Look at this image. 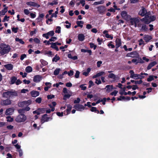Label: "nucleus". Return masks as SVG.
<instances>
[{
	"instance_id": "f257e3e1",
	"label": "nucleus",
	"mask_w": 158,
	"mask_h": 158,
	"mask_svg": "<svg viewBox=\"0 0 158 158\" xmlns=\"http://www.w3.org/2000/svg\"><path fill=\"white\" fill-rule=\"evenodd\" d=\"M10 46L5 43L0 44V54L3 55L8 54L10 51Z\"/></svg>"
},
{
	"instance_id": "f03ea898",
	"label": "nucleus",
	"mask_w": 158,
	"mask_h": 158,
	"mask_svg": "<svg viewBox=\"0 0 158 158\" xmlns=\"http://www.w3.org/2000/svg\"><path fill=\"white\" fill-rule=\"evenodd\" d=\"M18 93L17 91L13 90L10 91L5 90V92L3 93L2 96L5 98H10L12 97L17 96Z\"/></svg>"
},
{
	"instance_id": "7ed1b4c3",
	"label": "nucleus",
	"mask_w": 158,
	"mask_h": 158,
	"mask_svg": "<svg viewBox=\"0 0 158 158\" xmlns=\"http://www.w3.org/2000/svg\"><path fill=\"white\" fill-rule=\"evenodd\" d=\"M156 17L155 16H145L144 18L140 19L141 21L144 22L145 23L148 24L151 22L155 20Z\"/></svg>"
},
{
	"instance_id": "20e7f679",
	"label": "nucleus",
	"mask_w": 158,
	"mask_h": 158,
	"mask_svg": "<svg viewBox=\"0 0 158 158\" xmlns=\"http://www.w3.org/2000/svg\"><path fill=\"white\" fill-rule=\"evenodd\" d=\"M27 119V117L24 114H20L15 118V121L17 123H20L25 122Z\"/></svg>"
},
{
	"instance_id": "39448f33",
	"label": "nucleus",
	"mask_w": 158,
	"mask_h": 158,
	"mask_svg": "<svg viewBox=\"0 0 158 158\" xmlns=\"http://www.w3.org/2000/svg\"><path fill=\"white\" fill-rule=\"evenodd\" d=\"M63 92L65 94L64 96L63 99L64 100L69 98L72 95L73 93L68 90L66 88H64L63 89Z\"/></svg>"
},
{
	"instance_id": "423d86ee",
	"label": "nucleus",
	"mask_w": 158,
	"mask_h": 158,
	"mask_svg": "<svg viewBox=\"0 0 158 158\" xmlns=\"http://www.w3.org/2000/svg\"><path fill=\"white\" fill-rule=\"evenodd\" d=\"M130 20V23L132 25L135 24V27H141V23L138 19L136 18H131V17Z\"/></svg>"
},
{
	"instance_id": "0eeeda50",
	"label": "nucleus",
	"mask_w": 158,
	"mask_h": 158,
	"mask_svg": "<svg viewBox=\"0 0 158 158\" xmlns=\"http://www.w3.org/2000/svg\"><path fill=\"white\" fill-rule=\"evenodd\" d=\"M129 73L130 74V77L132 78L135 80H141L143 79V77H141L140 74H135L134 71L132 70H131L129 72Z\"/></svg>"
},
{
	"instance_id": "6e6552de",
	"label": "nucleus",
	"mask_w": 158,
	"mask_h": 158,
	"mask_svg": "<svg viewBox=\"0 0 158 158\" xmlns=\"http://www.w3.org/2000/svg\"><path fill=\"white\" fill-rule=\"evenodd\" d=\"M121 15L122 18L126 21H128L131 19V16L128 15L126 11H122L121 13Z\"/></svg>"
},
{
	"instance_id": "1a4fd4ad",
	"label": "nucleus",
	"mask_w": 158,
	"mask_h": 158,
	"mask_svg": "<svg viewBox=\"0 0 158 158\" xmlns=\"http://www.w3.org/2000/svg\"><path fill=\"white\" fill-rule=\"evenodd\" d=\"M52 119V117H48L47 114H45L42 116L41 121L42 123H43L45 122L51 120Z\"/></svg>"
},
{
	"instance_id": "9d476101",
	"label": "nucleus",
	"mask_w": 158,
	"mask_h": 158,
	"mask_svg": "<svg viewBox=\"0 0 158 158\" xmlns=\"http://www.w3.org/2000/svg\"><path fill=\"white\" fill-rule=\"evenodd\" d=\"M98 11L101 14H103L106 12V8L103 6H100L97 7Z\"/></svg>"
},
{
	"instance_id": "9b49d317",
	"label": "nucleus",
	"mask_w": 158,
	"mask_h": 158,
	"mask_svg": "<svg viewBox=\"0 0 158 158\" xmlns=\"http://www.w3.org/2000/svg\"><path fill=\"white\" fill-rule=\"evenodd\" d=\"M74 108L77 110L81 111L85 109V107L81 105L77 104L74 105Z\"/></svg>"
},
{
	"instance_id": "f8f14e48",
	"label": "nucleus",
	"mask_w": 158,
	"mask_h": 158,
	"mask_svg": "<svg viewBox=\"0 0 158 158\" xmlns=\"http://www.w3.org/2000/svg\"><path fill=\"white\" fill-rule=\"evenodd\" d=\"M11 100L9 99L5 100H2L1 101V104L2 106H6L11 104Z\"/></svg>"
},
{
	"instance_id": "ddd939ff",
	"label": "nucleus",
	"mask_w": 158,
	"mask_h": 158,
	"mask_svg": "<svg viewBox=\"0 0 158 158\" xmlns=\"http://www.w3.org/2000/svg\"><path fill=\"white\" fill-rule=\"evenodd\" d=\"M42 79V77L40 75L35 76L33 78V81L36 82H40Z\"/></svg>"
},
{
	"instance_id": "4468645a",
	"label": "nucleus",
	"mask_w": 158,
	"mask_h": 158,
	"mask_svg": "<svg viewBox=\"0 0 158 158\" xmlns=\"http://www.w3.org/2000/svg\"><path fill=\"white\" fill-rule=\"evenodd\" d=\"M66 106L67 107V109L64 111V114L65 115H68L70 113V111L71 110L72 106L70 104H67Z\"/></svg>"
},
{
	"instance_id": "2eb2a0df",
	"label": "nucleus",
	"mask_w": 158,
	"mask_h": 158,
	"mask_svg": "<svg viewBox=\"0 0 158 158\" xmlns=\"http://www.w3.org/2000/svg\"><path fill=\"white\" fill-rule=\"evenodd\" d=\"M147 11L143 7H142L139 12V14L142 16H144L147 13Z\"/></svg>"
},
{
	"instance_id": "dca6fc26",
	"label": "nucleus",
	"mask_w": 158,
	"mask_h": 158,
	"mask_svg": "<svg viewBox=\"0 0 158 158\" xmlns=\"http://www.w3.org/2000/svg\"><path fill=\"white\" fill-rule=\"evenodd\" d=\"M138 56L137 53L136 52H133L130 53H128L126 56L127 57H137Z\"/></svg>"
},
{
	"instance_id": "f3484780",
	"label": "nucleus",
	"mask_w": 158,
	"mask_h": 158,
	"mask_svg": "<svg viewBox=\"0 0 158 158\" xmlns=\"http://www.w3.org/2000/svg\"><path fill=\"white\" fill-rule=\"evenodd\" d=\"M26 4L28 6H36L37 7H39L40 6L38 5L36 3L33 2H26Z\"/></svg>"
},
{
	"instance_id": "a211bd4d",
	"label": "nucleus",
	"mask_w": 158,
	"mask_h": 158,
	"mask_svg": "<svg viewBox=\"0 0 158 158\" xmlns=\"http://www.w3.org/2000/svg\"><path fill=\"white\" fill-rule=\"evenodd\" d=\"M115 43L116 48H118L121 45V40L119 38H117L115 40Z\"/></svg>"
},
{
	"instance_id": "6ab92c4d",
	"label": "nucleus",
	"mask_w": 158,
	"mask_h": 158,
	"mask_svg": "<svg viewBox=\"0 0 158 158\" xmlns=\"http://www.w3.org/2000/svg\"><path fill=\"white\" fill-rule=\"evenodd\" d=\"M152 38L151 36L148 35H145L143 37L144 40L147 43Z\"/></svg>"
},
{
	"instance_id": "aec40b11",
	"label": "nucleus",
	"mask_w": 158,
	"mask_h": 158,
	"mask_svg": "<svg viewBox=\"0 0 158 158\" xmlns=\"http://www.w3.org/2000/svg\"><path fill=\"white\" fill-rule=\"evenodd\" d=\"M14 112V110L12 108H9L6 110V115H11Z\"/></svg>"
},
{
	"instance_id": "412c9836",
	"label": "nucleus",
	"mask_w": 158,
	"mask_h": 158,
	"mask_svg": "<svg viewBox=\"0 0 158 158\" xmlns=\"http://www.w3.org/2000/svg\"><path fill=\"white\" fill-rule=\"evenodd\" d=\"M4 67L8 70H12L13 68V66L11 64H5L4 65Z\"/></svg>"
},
{
	"instance_id": "4be33fe9",
	"label": "nucleus",
	"mask_w": 158,
	"mask_h": 158,
	"mask_svg": "<svg viewBox=\"0 0 158 158\" xmlns=\"http://www.w3.org/2000/svg\"><path fill=\"white\" fill-rule=\"evenodd\" d=\"M31 96L33 97H36L39 95V93L38 91H33L31 92Z\"/></svg>"
},
{
	"instance_id": "5701e85b",
	"label": "nucleus",
	"mask_w": 158,
	"mask_h": 158,
	"mask_svg": "<svg viewBox=\"0 0 158 158\" xmlns=\"http://www.w3.org/2000/svg\"><path fill=\"white\" fill-rule=\"evenodd\" d=\"M85 36L82 34H79L78 36V40L81 41H83L85 39Z\"/></svg>"
},
{
	"instance_id": "b1692460",
	"label": "nucleus",
	"mask_w": 158,
	"mask_h": 158,
	"mask_svg": "<svg viewBox=\"0 0 158 158\" xmlns=\"http://www.w3.org/2000/svg\"><path fill=\"white\" fill-rule=\"evenodd\" d=\"M157 63L156 61H154L150 63L147 67L148 70L150 69L152 67L156 64Z\"/></svg>"
},
{
	"instance_id": "393cba45",
	"label": "nucleus",
	"mask_w": 158,
	"mask_h": 158,
	"mask_svg": "<svg viewBox=\"0 0 158 158\" xmlns=\"http://www.w3.org/2000/svg\"><path fill=\"white\" fill-rule=\"evenodd\" d=\"M44 53V55H47L48 56H51L52 55V53L51 51H47L45 50H43L42 51V52Z\"/></svg>"
},
{
	"instance_id": "a878e982",
	"label": "nucleus",
	"mask_w": 158,
	"mask_h": 158,
	"mask_svg": "<svg viewBox=\"0 0 158 158\" xmlns=\"http://www.w3.org/2000/svg\"><path fill=\"white\" fill-rule=\"evenodd\" d=\"M7 11V7H5L4 9L0 11V16L3 15Z\"/></svg>"
},
{
	"instance_id": "bb28decb",
	"label": "nucleus",
	"mask_w": 158,
	"mask_h": 158,
	"mask_svg": "<svg viewBox=\"0 0 158 158\" xmlns=\"http://www.w3.org/2000/svg\"><path fill=\"white\" fill-rule=\"evenodd\" d=\"M51 44V48L55 49L57 51H58L59 50V48L56 45L55 43H52Z\"/></svg>"
},
{
	"instance_id": "cd10ccee",
	"label": "nucleus",
	"mask_w": 158,
	"mask_h": 158,
	"mask_svg": "<svg viewBox=\"0 0 158 158\" xmlns=\"http://www.w3.org/2000/svg\"><path fill=\"white\" fill-rule=\"evenodd\" d=\"M106 91L108 92L111 91L112 90L113 86L110 85H107L106 86Z\"/></svg>"
},
{
	"instance_id": "c85d7f7f",
	"label": "nucleus",
	"mask_w": 158,
	"mask_h": 158,
	"mask_svg": "<svg viewBox=\"0 0 158 158\" xmlns=\"http://www.w3.org/2000/svg\"><path fill=\"white\" fill-rule=\"evenodd\" d=\"M91 69L90 68H88L86 71H84L83 73V75L85 76H87L89 74V73L90 72Z\"/></svg>"
},
{
	"instance_id": "c756f323",
	"label": "nucleus",
	"mask_w": 158,
	"mask_h": 158,
	"mask_svg": "<svg viewBox=\"0 0 158 158\" xmlns=\"http://www.w3.org/2000/svg\"><path fill=\"white\" fill-rule=\"evenodd\" d=\"M32 71V68L30 66H28L25 69V71L28 73L31 72Z\"/></svg>"
},
{
	"instance_id": "7c9ffc66",
	"label": "nucleus",
	"mask_w": 158,
	"mask_h": 158,
	"mask_svg": "<svg viewBox=\"0 0 158 158\" xmlns=\"http://www.w3.org/2000/svg\"><path fill=\"white\" fill-rule=\"evenodd\" d=\"M49 106L51 108V110L50 109H48L46 110V112L48 113H49L51 111H53L55 110V108L52 107L51 105H49Z\"/></svg>"
},
{
	"instance_id": "2f4dec72",
	"label": "nucleus",
	"mask_w": 158,
	"mask_h": 158,
	"mask_svg": "<svg viewBox=\"0 0 158 158\" xmlns=\"http://www.w3.org/2000/svg\"><path fill=\"white\" fill-rule=\"evenodd\" d=\"M61 69L60 68H56L55 70L54 71L53 74L55 75H58L60 72V71Z\"/></svg>"
},
{
	"instance_id": "473e14b6",
	"label": "nucleus",
	"mask_w": 158,
	"mask_h": 158,
	"mask_svg": "<svg viewBox=\"0 0 158 158\" xmlns=\"http://www.w3.org/2000/svg\"><path fill=\"white\" fill-rule=\"evenodd\" d=\"M141 27H141V30L142 31H147L148 29V28L146 27V26L145 24H143L141 26L142 24H141Z\"/></svg>"
},
{
	"instance_id": "72a5a7b5",
	"label": "nucleus",
	"mask_w": 158,
	"mask_h": 158,
	"mask_svg": "<svg viewBox=\"0 0 158 158\" xmlns=\"http://www.w3.org/2000/svg\"><path fill=\"white\" fill-rule=\"evenodd\" d=\"M42 109H39L37 110L34 111L33 112V113L34 114H37L38 115L40 114V112L42 111Z\"/></svg>"
},
{
	"instance_id": "f704fd0d",
	"label": "nucleus",
	"mask_w": 158,
	"mask_h": 158,
	"mask_svg": "<svg viewBox=\"0 0 158 158\" xmlns=\"http://www.w3.org/2000/svg\"><path fill=\"white\" fill-rule=\"evenodd\" d=\"M60 59V57L56 55L53 58L52 61L56 62L58 60H59Z\"/></svg>"
},
{
	"instance_id": "c9c22d12",
	"label": "nucleus",
	"mask_w": 158,
	"mask_h": 158,
	"mask_svg": "<svg viewBox=\"0 0 158 158\" xmlns=\"http://www.w3.org/2000/svg\"><path fill=\"white\" fill-rule=\"evenodd\" d=\"M90 110L92 112H95L98 114L99 113V110H97L96 108L95 107H92Z\"/></svg>"
},
{
	"instance_id": "e433bc0d",
	"label": "nucleus",
	"mask_w": 158,
	"mask_h": 158,
	"mask_svg": "<svg viewBox=\"0 0 158 158\" xmlns=\"http://www.w3.org/2000/svg\"><path fill=\"white\" fill-rule=\"evenodd\" d=\"M77 24L78 26L82 28L83 27L82 24L83 23V22L82 21H78L77 22Z\"/></svg>"
},
{
	"instance_id": "4c0bfd02",
	"label": "nucleus",
	"mask_w": 158,
	"mask_h": 158,
	"mask_svg": "<svg viewBox=\"0 0 158 158\" xmlns=\"http://www.w3.org/2000/svg\"><path fill=\"white\" fill-rule=\"evenodd\" d=\"M15 40L16 41L18 42L21 44H24V42L22 39H19L18 38H16Z\"/></svg>"
},
{
	"instance_id": "58836bf2",
	"label": "nucleus",
	"mask_w": 158,
	"mask_h": 158,
	"mask_svg": "<svg viewBox=\"0 0 158 158\" xmlns=\"http://www.w3.org/2000/svg\"><path fill=\"white\" fill-rule=\"evenodd\" d=\"M40 62H41L43 66L46 65L48 64V63L47 62L43 59L40 60Z\"/></svg>"
},
{
	"instance_id": "ea45409f",
	"label": "nucleus",
	"mask_w": 158,
	"mask_h": 158,
	"mask_svg": "<svg viewBox=\"0 0 158 158\" xmlns=\"http://www.w3.org/2000/svg\"><path fill=\"white\" fill-rule=\"evenodd\" d=\"M104 3L103 1L95 2H94L93 4L95 5H98L99 4H102Z\"/></svg>"
},
{
	"instance_id": "a19ab883",
	"label": "nucleus",
	"mask_w": 158,
	"mask_h": 158,
	"mask_svg": "<svg viewBox=\"0 0 158 158\" xmlns=\"http://www.w3.org/2000/svg\"><path fill=\"white\" fill-rule=\"evenodd\" d=\"M33 127L34 128V129L37 130H39L40 128V126H37L36 123H34L33 125Z\"/></svg>"
},
{
	"instance_id": "79ce46f5",
	"label": "nucleus",
	"mask_w": 158,
	"mask_h": 158,
	"mask_svg": "<svg viewBox=\"0 0 158 158\" xmlns=\"http://www.w3.org/2000/svg\"><path fill=\"white\" fill-rule=\"evenodd\" d=\"M16 80V78L15 77H11V84H14Z\"/></svg>"
},
{
	"instance_id": "37998d69",
	"label": "nucleus",
	"mask_w": 158,
	"mask_h": 158,
	"mask_svg": "<svg viewBox=\"0 0 158 158\" xmlns=\"http://www.w3.org/2000/svg\"><path fill=\"white\" fill-rule=\"evenodd\" d=\"M61 27L60 26H58L56 27L55 31V32L59 33L60 32Z\"/></svg>"
},
{
	"instance_id": "c03bdc74",
	"label": "nucleus",
	"mask_w": 158,
	"mask_h": 158,
	"mask_svg": "<svg viewBox=\"0 0 158 158\" xmlns=\"http://www.w3.org/2000/svg\"><path fill=\"white\" fill-rule=\"evenodd\" d=\"M53 21V20L52 19L50 18L48 19V20L46 21V23L48 24H50L52 23Z\"/></svg>"
},
{
	"instance_id": "a18cd8bd",
	"label": "nucleus",
	"mask_w": 158,
	"mask_h": 158,
	"mask_svg": "<svg viewBox=\"0 0 158 158\" xmlns=\"http://www.w3.org/2000/svg\"><path fill=\"white\" fill-rule=\"evenodd\" d=\"M108 77L110 78L114 79L115 78L116 76L113 73H110L108 75Z\"/></svg>"
},
{
	"instance_id": "49530a36",
	"label": "nucleus",
	"mask_w": 158,
	"mask_h": 158,
	"mask_svg": "<svg viewBox=\"0 0 158 158\" xmlns=\"http://www.w3.org/2000/svg\"><path fill=\"white\" fill-rule=\"evenodd\" d=\"M47 33L48 35V36H52L54 35V32L53 31H50L47 32Z\"/></svg>"
},
{
	"instance_id": "de8ad7c7",
	"label": "nucleus",
	"mask_w": 158,
	"mask_h": 158,
	"mask_svg": "<svg viewBox=\"0 0 158 158\" xmlns=\"http://www.w3.org/2000/svg\"><path fill=\"white\" fill-rule=\"evenodd\" d=\"M18 112L20 114H23L25 112L24 108L20 109L18 110Z\"/></svg>"
},
{
	"instance_id": "09e8293b",
	"label": "nucleus",
	"mask_w": 158,
	"mask_h": 158,
	"mask_svg": "<svg viewBox=\"0 0 158 158\" xmlns=\"http://www.w3.org/2000/svg\"><path fill=\"white\" fill-rule=\"evenodd\" d=\"M57 4H58L57 2L56 1H53L52 2H49V3H48V6H49V5H51V6H53V5H56Z\"/></svg>"
},
{
	"instance_id": "8fccbe9b",
	"label": "nucleus",
	"mask_w": 158,
	"mask_h": 158,
	"mask_svg": "<svg viewBox=\"0 0 158 158\" xmlns=\"http://www.w3.org/2000/svg\"><path fill=\"white\" fill-rule=\"evenodd\" d=\"M7 121L9 122H12L14 119L12 118H11L10 116H8L6 117Z\"/></svg>"
},
{
	"instance_id": "3c124183",
	"label": "nucleus",
	"mask_w": 158,
	"mask_h": 158,
	"mask_svg": "<svg viewBox=\"0 0 158 158\" xmlns=\"http://www.w3.org/2000/svg\"><path fill=\"white\" fill-rule=\"evenodd\" d=\"M154 80V76H150L147 79V81L148 82Z\"/></svg>"
},
{
	"instance_id": "603ef678",
	"label": "nucleus",
	"mask_w": 158,
	"mask_h": 158,
	"mask_svg": "<svg viewBox=\"0 0 158 158\" xmlns=\"http://www.w3.org/2000/svg\"><path fill=\"white\" fill-rule=\"evenodd\" d=\"M89 45L90 46V47L91 48H94V50L97 47V46L96 45H94L93 43H89Z\"/></svg>"
},
{
	"instance_id": "864d4df0",
	"label": "nucleus",
	"mask_w": 158,
	"mask_h": 158,
	"mask_svg": "<svg viewBox=\"0 0 158 158\" xmlns=\"http://www.w3.org/2000/svg\"><path fill=\"white\" fill-rule=\"evenodd\" d=\"M105 74V73L103 71H101L97 73V75H98V77H99L102 75H104Z\"/></svg>"
},
{
	"instance_id": "5fc2aeb1",
	"label": "nucleus",
	"mask_w": 158,
	"mask_h": 158,
	"mask_svg": "<svg viewBox=\"0 0 158 158\" xmlns=\"http://www.w3.org/2000/svg\"><path fill=\"white\" fill-rule=\"evenodd\" d=\"M25 105H28L31 104V101L30 100H28L27 101H24Z\"/></svg>"
},
{
	"instance_id": "6e6d98bb",
	"label": "nucleus",
	"mask_w": 158,
	"mask_h": 158,
	"mask_svg": "<svg viewBox=\"0 0 158 158\" xmlns=\"http://www.w3.org/2000/svg\"><path fill=\"white\" fill-rule=\"evenodd\" d=\"M42 101L41 98L40 97H38L35 100V102L38 103H40Z\"/></svg>"
},
{
	"instance_id": "4d7b16f0",
	"label": "nucleus",
	"mask_w": 158,
	"mask_h": 158,
	"mask_svg": "<svg viewBox=\"0 0 158 158\" xmlns=\"http://www.w3.org/2000/svg\"><path fill=\"white\" fill-rule=\"evenodd\" d=\"M118 93V91H117V90H114V91L111 92L110 93V95H111L112 96H116Z\"/></svg>"
},
{
	"instance_id": "13d9d810",
	"label": "nucleus",
	"mask_w": 158,
	"mask_h": 158,
	"mask_svg": "<svg viewBox=\"0 0 158 158\" xmlns=\"http://www.w3.org/2000/svg\"><path fill=\"white\" fill-rule=\"evenodd\" d=\"M17 151L18 152H19V156L20 157L22 156L23 155V152L22 150L19 149L17 150Z\"/></svg>"
},
{
	"instance_id": "bf43d9fd",
	"label": "nucleus",
	"mask_w": 158,
	"mask_h": 158,
	"mask_svg": "<svg viewBox=\"0 0 158 158\" xmlns=\"http://www.w3.org/2000/svg\"><path fill=\"white\" fill-rule=\"evenodd\" d=\"M9 16H7L6 15L5 16L3 19L2 20V22H5L6 21H8L9 20Z\"/></svg>"
},
{
	"instance_id": "052dcab7",
	"label": "nucleus",
	"mask_w": 158,
	"mask_h": 158,
	"mask_svg": "<svg viewBox=\"0 0 158 158\" xmlns=\"http://www.w3.org/2000/svg\"><path fill=\"white\" fill-rule=\"evenodd\" d=\"M112 41H110L107 45L109 47H111L112 48H114L115 47V46L112 44Z\"/></svg>"
},
{
	"instance_id": "680f3d73",
	"label": "nucleus",
	"mask_w": 158,
	"mask_h": 158,
	"mask_svg": "<svg viewBox=\"0 0 158 158\" xmlns=\"http://www.w3.org/2000/svg\"><path fill=\"white\" fill-rule=\"evenodd\" d=\"M19 106L23 107L25 105L24 101L21 102L19 104Z\"/></svg>"
},
{
	"instance_id": "e2e57ef3",
	"label": "nucleus",
	"mask_w": 158,
	"mask_h": 158,
	"mask_svg": "<svg viewBox=\"0 0 158 158\" xmlns=\"http://www.w3.org/2000/svg\"><path fill=\"white\" fill-rule=\"evenodd\" d=\"M34 41L36 43L39 44L40 43V40L37 38H35L33 39Z\"/></svg>"
},
{
	"instance_id": "0e129e2a",
	"label": "nucleus",
	"mask_w": 158,
	"mask_h": 158,
	"mask_svg": "<svg viewBox=\"0 0 158 158\" xmlns=\"http://www.w3.org/2000/svg\"><path fill=\"white\" fill-rule=\"evenodd\" d=\"M132 89L133 90H135L139 89V88L136 85H133L132 86Z\"/></svg>"
},
{
	"instance_id": "69168bd1",
	"label": "nucleus",
	"mask_w": 158,
	"mask_h": 158,
	"mask_svg": "<svg viewBox=\"0 0 158 158\" xmlns=\"http://www.w3.org/2000/svg\"><path fill=\"white\" fill-rule=\"evenodd\" d=\"M80 74V72L78 71H76V73L75 74V78H77L79 77Z\"/></svg>"
},
{
	"instance_id": "338daca9",
	"label": "nucleus",
	"mask_w": 158,
	"mask_h": 158,
	"mask_svg": "<svg viewBox=\"0 0 158 158\" xmlns=\"http://www.w3.org/2000/svg\"><path fill=\"white\" fill-rule=\"evenodd\" d=\"M143 82V81L141 80L139 81H135V84H140Z\"/></svg>"
},
{
	"instance_id": "774afa93",
	"label": "nucleus",
	"mask_w": 158,
	"mask_h": 158,
	"mask_svg": "<svg viewBox=\"0 0 158 158\" xmlns=\"http://www.w3.org/2000/svg\"><path fill=\"white\" fill-rule=\"evenodd\" d=\"M23 11L25 14L26 15H28L30 13L29 10L27 9H25Z\"/></svg>"
}]
</instances>
